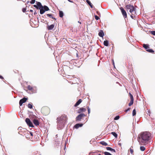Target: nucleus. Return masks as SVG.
I'll list each match as a JSON object with an SVG mask.
<instances>
[{
  "label": "nucleus",
  "instance_id": "4d7b16f0",
  "mask_svg": "<svg viewBox=\"0 0 155 155\" xmlns=\"http://www.w3.org/2000/svg\"><path fill=\"white\" fill-rule=\"evenodd\" d=\"M0 78H3V77L2 76L0 75Z\"/></svg>",
  "mask_w": 155,
  "mask_h": 155
},
{
  "label": "nucleus",
  "instance_id": "052dcab7",
  "mask_svg": "<svg viewBox=\"0 0 155 155\" xmlns=\"http://www.w3.org/2000/svg\"><path fill=\"white\" fill-rule=\"evenodd\" d=\"M1 78L2 79H4V78Z\"/></svg>",
  "mask_w": 155,
  "mask_h": 155
},
{
  "label": "nucleus",
  "instance_id": "680f3d73",
  "mask_svg": "<svg viewBox=\"0 0 155 155\" xmlns=\"http://www.w3.org/2000/svg\"><path fill=\"white\" fill-rule=\"evenodd\" d=\"M98 155H101V154H98Z\"/></svg>",
  "mask_w": 155,
  "mask_h": 155
},
{
  "label": "nucleus",
  "instance_id": "a18cd8bd",
  "mask_svg": "<svg viewBox=\"0 0 155 155\" xmlns=\"http://www.w3.org/2000/svg\"><path fill=\"white\" fill-rule=\"evenodd\" d=\"M29 132V133L30 134L31 136H32L33 135V134L32 133V132Z\"/></svg>",
  "mask_w": 155,
  "mask_h": 155
},
{
  "label": "nucleus",
  "instance_id": "c9c22d12",
  "mask_svg": "<svg viewBox=\"0 0 155 155\" xmlns=\"http://www.w3.org/2000/svg\"><path fill=\"white\" fill-rule=\"evenodd\" d=\"M94 18L96 20H98L100 18L97 15H94Z\"/></svg>",
  "mask_w": 155,
  "mask_h": 155
},
{
  "label": "nucleus",
  "instance_id": "5701e85b",
  "mask_svg": "<svg viewBox=\"0 0 155 155\" xmlns=\"http://www.w3.org/2000/svg\"><path fill=\"white\" fill-rule=\"evenodd\" d=\"M143 47L144 48H145L146 49V50L147 51V48L149 47V46L148 44H144L143 45Z\"/></svg>",
  "mask_w": 155,
  "mask_h": 155
},
{
  "label": "nucleus",
  "instance_id": "603ef678",
  "mask_svg": "<svg viewBox=\"0 0 155 155\" xmlns=\"http://www.w3.org/2000/svg\"><path fill=\"white\" fill-rule=\"evenodd\" d=\"M29 2H30L29 1H28L26 2V3L28 4V3H29Z\"/></svg>",
  "mask_w": 155,
  "mask_h": 155
},
{
  "label": "nucleus",
  "instance_id": "7c9ffc66",
  "mask_svg": "<svg viewBox=\"0 0 155 155\" xmlns=\"http://www.w3.org/2000/svg\"><path fill=\"white\" fill-rule=\"evenodd\" d=\"M104 153L105 155H112L110 153L107 152H104Z\"/></svg>",
  "mask_w": 155,
  "mask_h": 155
},
{
  "label": "nucleus",
  "instance_id": "1a4fd4ad",
  "mask_svg": "<svg viewBox=\"0 0 155 155\" xmlns=\"http://www.w3.org/2000/svg\"><path fill=\"white\" fill-rule=\"evenodd\" d=\"M54 26V24H52L49 25L48 24V25L47 26V28L48 30H51L53 29Z\"/></svg>",
  "mask_w": 155,
  "mask_h": 155
},
{
  "label": "nucleus",
  "instance_id": "f03ea898",
  "mask_svg": "<svg viewBox=\"0 0 155 155\" xmlns=\"http://www.w3.org/2000/svg\"><path fill=\"white\" fill-rule=\"evenodd\" d=\"M68 117L65 115L58 117L57 119V128L59 130L63 129L66 124Z\"/></svg>",
  "mask_w": 155,
  "mask_h": 155
},
{
  "label": "nucleus",
  "instance_id": "4468645a",
  "mask_svg": "<svg viewBox=\"0 0 155 155\" xmlns=\"http://www.w3.org/2000/svg\"><path fill=\"white\" fill-rule=\"evenodd\" d=\"M82 101V100L81 99H79L75 104L74 105V106L76 107L78 106Z\"/></svg>",
  "mask_w": 155,
  "mask_h": 155
},
{
  "label": "nucleus",
  "instance_id": "6e6552de",
  "mask_svg": "<svg viewBox=\"0 0 155 155\" xmlns=\"http://www.w3.org/2000/svg\"><path fill=\"white\" fill-rule=\"evenodd\" d=\"M86 110L85 108L84 107H81L78 109L77 113L79 114H80L83 112H85L86 111Z\"/></svg>",
  "mask_w": 155,
  "mask_h": 155
},
{
  "label": "nucleus",
  "instance_id": "39448f33",
  "mask_svg": "<svg viewBox=\"0 0 155 155\" xmlns=\"http://www.w3.org/2000/svg\"><path fill=\"white\" fill-rule=\"evenodd\" d=\"M25 121L27 125L29 127H34V126L32 124V123L30 119L27 118L25 119Z\"/></svg>",
  "mask_w": 155,
  "mask_h": 155
},
{
  "label": "nucleus",
  "instance_id": "13d9d810",
  "mask_svg": "<svg viewBox=\"0 0 155 155\" xmlns=\"http://www.w3.org/2000/svg\"><path fill=\"white\" fill-rule=\"evenodd\" d=\"M149 49V47L147 48V49Z\"/></svg>",
  "mask_w": 155,
  "mask_h": 155
},
{
  "label": "nucleus",
  "instance_id": "bf43d9fd",
  "mask_svg": "<svg viewBox=\"0 0 155 155\" xmlns=\"http://www.w3.org/2000/svg\"><path fill=\"white\" fill-rule=\"evenodd\" d=\"M56 137H58V135L57 134L56 135Z\"/></svg>",
  "mask_w": 155,
  "mask_h": 155
},
{
  "label": "nucleus",
  "instance_id": "c03bdc74",
  "mask_svg": "<svg viewBox=\"0 0 155 155\" xmlns=\"http://www.w3.org/2000/svg\"><path fill=\"white\" fill-rule=\"evenodd\" d=\"M151 112L150 110H148L147 111V114H149V115L150 116V114Z\"/></svg>",
  "mask_w": 155,
  "mask_h": 155
},
{
  "label": "nucleus",
  "instance_id": "a19ab883",
  "mask_svg": "<svg viewBox=\"0 0 155 155\" xmlns=\"http://www.w3.org/2000/svg\"><path fill=\"white\" fill-rule=\"evenodd\" d=\"M26 9L25 8H23L22 9V12H25L26 11Z\"/></svg>",
  "mask_w": 155,
  "mask_h": 155
},
{
  "label": "nucleus",
  "instance_id": "09e8293b",
  "mask_svg": "<svg viewBox=\"0 0 155 155\" xmlns=\"http://www.w3.org/2000/svg\"><path fill=\"white\" fill-rule=\"evenodd\" d=\"M118 144L120 147H121V143H120L119 142L118 143Z\"/></svg>",
  "mask_w": 155,
  "mask_h": 155
},
{
  "label": "nucleus",
  "instance_id": "ea45409f",
  "mask_svg": "<svg viewBox=\"0 0 155 155\" xmlns=\"http://www.w3.org/2000/svg\"><path fill=\"white\" fill-rule=\"evenodd\" d=\"M129 94H130V99H131V97H132V99H134V97H133L132 95L130 93Z\"/></svg>",
  "mask_w": 155,
  "mask_h": 155
},
{
  "label": "nucleus",
  "instance_id": "de8ad7c7",
  "mask_svg": "<svg viewBox=\"0 0 155 155\" xmlns=\"http://www.w3.org/2000/svg\"><path fill=\"white\" fill-rule=\"evenodd\" d=\"M22 127H19L18 128V130H21V129Z\"/></svg>",
  "mask_w": 155,
  "mask_h": 155
},
{
  "label": "nucleus",
  "instance_id": "bb28decb",
  "mask_svg": "<svg viewBox=\"0 0 155 155\" xmlns=\"http://www.w3.org/2000/svg\"><path fill=\"white\" fill-rule=\"evenodd\" d=\"M27 88L30 91H32L33 89L32 87L29 85L28 86Z\"/></svg>",
  "mask_w": 155,
  "mask_h": 155
},
{
  "label": "nucleus",
  "instance_id": "c85d7f7f",
  "mask_svg": "<svg viewBox=\"0 0 155 155\" xmlns=\"http://www.w3.org/2000/svg\"><path fill=\"white\" fill-rule=\"evenodd\" d=\"M136 114V111L135 109H134L133 110L132 112V115L133 116H134Z\"/></svg>",
  "mask_w": 155,
  "mask_h": 155
},
{
  "label": "nucleus",
  "instance_id": "72a5a7b5",
  "mask_svg": "<svg viewBox=\"0 0 155 155\" xmlns=\"http://www.w3.org/2000/svg\"><path fill=\"white\" fill-rule=\"evenodd\" d=\"M120 118V116L119 115H117L114 118V120H118Z\"/></svg>",
  "mask_w": 155,
  "mask_h": 155
},
{
  "label": "nucleus",
  "instance_id": "9b49d317",
  "mask_svg": "<svg viewBox=\"0 0 155 155\" xmlns=\"http://www.w3.org/2000/svg\"><path fill=\"white\" fill-rule=\"evenodd\" d=\"M83 125V124L82 123H78L76 124L74 126V127L77 129L79 127H82Z\"/></svg>",
  "mask_w": 155,
  "mask_h": 155
},
{
  "label": "nucleus",
  "instance_id": "ddd939ff",
  "mask_svg": "<svg viewBox=\"0 0 155 155\" xmlns=\"http://www.w3.org/2000/svg\"><path fill=\"white\" fill-rule=\"evenodd\" d=\"M33 123L36 126H37L39 125V122L38 120L34 119L33 120Z\"/></svg>",
  "mask_w": 155,
  "mask_h": 155
},
{
  "label": "nucleus",
  "instance_id": "b1692460",
  "mask_svg": "<svg viewBox=\"0 0 155 155\" xmlns=\"http://www.w3.org/2000/svg\"><path fill=\"white\" fill-rule=\"evenodd\" d=\"M111 134L115 138H117V134L115 132H112Z\"/></svg>",
  "mask_w": 155,
  "mask_h": 155
},
{
  "label": "nucleus",
  "instance_id": "20e7f679",
  "mask_svg": "<svg viewBox=\"0 0 155 155\" xmlns=\"http://www.w3.org/2000/svg\"><path fill=\"white\" fill-rule=\"evenodd\" d=\"M86 116L85 114L81 113L79 114L76 118V121H80L82 118Z\"/></svg>",
  "mask_w": 155,
  "mask_h": 155
},
{
  "label": "nucleus",
  "instance_id": "e2e57ef3",
  "mask_svg": "<svg viewBox=\"0 0 155 155\" xmlns=\"http://www.w3.org/2000/svg\"><path fill=\"white\" fill-rule=\"evenodd\" d=\"M116 83H118V82H116Z\"/></svg>",
  "mask_w": 155,
  "mask_h": 155
},
{
  "label": "nucleus",
  "instance_id": "a211bd4d",
  "mask_svg": "<svg viewBox=\"0 0 155 155\" xmlns=\"http://www.w3.org/2000/svg\"><path fill=\"white\" fill-rule=\"evenodd\" d=\"M86 2H87V3L90 5L91 8H92L93 7L92 4L91 2L89 0H86Z\"/></svg>",
  "mask_w": 155,
  "mask_h": 155
},
{
  "label": "nucleus",
  "instance_id": "79ce46f5",
  "mask_svg": "<svg viewBox=\"0 0 155 155\" xmlns=\"http://www.w3.org/2000/svg\"><path fill=\"white\" fill-rule=\"evenodd\" d=\"M130 108H128L127 110H125V112H127L129 111L130 110Z\"/></svg>",
  "mask_w": 155,
  "mask_h": 155
},
{
  "label": "nucleus",
  "instance_id": "49530a36",
  "mask_svg": "<svg viewBox=\"0 0 155 155\" xmlns=\"http://www.w3.org/2000/svg\"><path fill=\"white\" fill-rule=\"evenodd\" d=\"M97 14L99 15H100V12L98 11H97Z\"/></svg>",
  "mask_w": 155,
  "mask_h": 155
},
{
  "label": "nucleus",
  "instance_id": "f704fd0d",
  "mask_svg": "<svg viewBox=\"0 0 155 155\" xmlns=\"http://www.w3.org/2000/svg\"><path fill=\"white\" fill-rule=\"evenodd\" d=\"M29 117L30 118H34L35 117H36L35 115H29Z\"/></svg>",
  "mask_w": 155,
  "mask_h": 155
},
{
  "label": "nucleus",
  "instance_id": "f257e3e1",
  "mask_svg": "<svg viewBox=\"0 0 155 155\" xmlns=\"http://www.w3.org/2000/svg\"><path fill=\"white\" fill-rule=\"evenodd\" d=\"M151 137V134L148 131L142 132L138 135L137 140L140 145H146Z\"/></svg>",
  "mask_w": 155,
  "mask_h": 155
},
{
  "label": "nucleus",
  "instance_id": "e433bc0d",
  "mask_svg": "<svg viewBox=\"0 0 155 155\" xmlns=\"http://www.w3.org/2000/svg\"><path fill=\"white\" fill-rule=\"evenodd\" d=\"M35 0H31V1L30 2L31 4H33L35 3Z\"/></svg>",
  "mask_w": 155,
  "mask_h": 155
},
{
  "label": "nucleus",
  "instance_id": "3c124183",
  "mask_svg": "<svg viewBox=\"0 0 155 155\" xmlns=\"http://www.w3.org/2000/svg\"><path fill=\"white\" fill-rule=\"evenodd\" d=\"M36 14H37V12H36V11H35V12H34V14L35 15H36Z\"/></svg>",
  "mask_w": 155,
  "mask_h": 155
},
{
  "label": "nucleus",
  "instance_id": "cd10ccee",
  "mask_svg": "<svg viewBox=\"0 0 155 155\" xmlns=\"http://www.w3.org/2000/svg\"><path fill=\"white\" fill-rule=\"evenodd\" d=\"M28 107L29 108L32 109L33 107L32 105L31 104L29 103L28 104Z\"/></svg>",
  "mask_w": 155,
  "mask_h": 155
},
{
  "label": "nucleus",
  "instance_id": "4be33fe9",
  "mask_svg": "<svg viewBox=\"0 0 155 155\" xmlns=\"http://www.w3.org/2000/svg\"><path fill=\"white\" fill-rule=\"evenodd\" d=\"M100 143L104 146H107L108 145L107 143L104 141H101L100 142Z\"/></svg>",
  "mask_w": 155,
  "mask_h": 155
},
{
  "label": "nucleus",
  "instance_id": "6ab92c4d",
  "mask_svg": "<svg viewBox=\"0 0 155 155\" xmlns=\"http://www.w3.org/2000/svg\"><path fill=\"white\" fill-rule=\"evenodd\" d=\"M104 45L106 46H108L109 45V42L108 41L105 40L104 42Z\"/></svg>",
  "mask_w": 155,
  "mask_h": 155
},
{
  "label": "nucleus",
  "instance_id": "0eeeda50",
  "mask_svg": "<svg viewBox=\"0 0 155 155\" xmlns=\"http://www.w3.org/2000/svg\"><path fill=\"white\" fill-rule=\"evenodd\" d=\"M27 98L25 97H24L21 99L19 102V104L20 106H22L23 103H25L27 100Z\"/></svg>",
  "mask_w": 155,
  "mask_h": 155
},
{
  "label": "nucleus",
  "instance_id": "f3484780",
  "mask_svg": "<svg viewBox=\"0 0 155 155\" xmlns=\"http://www.w3.org/2000/svg\"><path fill=\"white\" fill-rule=\"evenodd\" d=\"M47 16H48V17H49L51 18H52V19H54L55 20L56 19L53 16L52 14H47Z\"/></svg>",
  "mask_w": 155,
  "mask_h": 155
},
{
  "label": "nucleus",
  "instance_id": "6e6d98bb",
  "mask_svg": "<svg viewBox=\"0 0 155 155\" xmlns=\"http://www.w3.org/2000/svg\"><path fill=\"white\" fill-rule=\"evenodd\" d=\"M113 64H114V61H113Z\"/></svg>",
  "mask_w": 155,
  "mask_h": 155
},
{
  "label": "nucleus",
  "instance_id": "864d4df0",
  "mask_svg": "<svg viewBox=\"0 0 155 155\" xmlns=\"http://www.w3.org/2000/svg\"><path fill=\"white\" fill-rule=\"evenodd\" d=\"M30 12H33V10H30Z\"/></svg>",
  "mask_w": 155,
  "mask_h": 155
},
{
  "label": "nucleus",
  "instance_id": "c756f323",
  "mask_svg": "<svg viewBox=\"0 0 155 155\" xmlns=\"http://www.w3.org/2000/svg\"><path fill=\"white\" fill-rule=\"evenodd\" d=\"M140 150L142 151H144L145 150V148L143 146H141L140 147Z\"/></svg>",
  "mask_w": 155,
  "mask_h": 155
},
{
  "label": "nucleus",
  "instance_id": "7ed1b4c3",
  "mask_svg": "<svg viewBox=\"0 0 155 155\" xmlns=\"http://www.w3.org/2000/svg\"><path fill=\"white\" fill-rule=\"evenodd\" d=\"M38 9L40 10V13L41 14H43L45 11L49 10L48 7L46 5L43 6L41 4V5L40 6V7Z\"/></svg>",
  "mask_w": 155,
  "mask_h": 155
},
{
  "label": "nucleus",
  "instance_id": "dca6fc26",
  "mask_svg": "<svg viewBox=\"0 0 155 155\" xmlns=\"http://www.w3.org/2000/svg\"><path fill=\"white\" fill-rule=\"evenodd\" d=\"M98 35L101 37H103L104 36V34L103 30H101L98 33Z\"/></svg>",
  "mask_w": 155,
  "mask_h": 155
},
{
  "label": "nucleus",
  "instance_id": "58836bf2",
  "mask_svg": "<svg viewBox=\"0 0 155 155\" xmlns=\"http://www.w3.org/2000/svg\"><path fill=\"white\" fill-rule=\"evenodd\" d=\"M151 33L154 35H155V31H151Z\"/></svg>",
  "mask_w": 155,
  "mask_h": 155
},
{
  "label": "nucleus",
  "instance_id": "412c9836",
  "mask_svg": "<svg viewBox=\"0 0 155 155\" xmlns=\"http://www.w3.org/2000/svg\"><path fill=\"white\" fill-rule=\"evenodd\" d=\"M129 12L131 13H134V14H136V8L129 10Z\"/></svg>",
  "mask_w": 155,
  "mask_h": 155
},
{
  "label": "nucleus",
  "instance_id": "423d86ee",
  "mask_svg": "<svg viewBox=\"0 0 155 155\" xmlns=\"http://www.w3.org/2000/svg\"><path fill=\"white\" fill-rule=\"evenodd\" d=\"M120 9L121 12L122 13L124 18H126L127 17V14L126 12L124 10V8L122 7H121L120 8Z\"/></svg>",
  "mask_w": 155,
  "mask_h": 155
},
{
  "label": "nucleus",
  "instance_id": "f8f14e48",
  "mask_svg": "<svg viewBox=\"0 0 155 155\" xmlns=\"http://www.w3.org/2000/svg\"><path fill=\"white\" fill-rule=\"evenodd\" d=\"M36 5H34V6L37 9H38L40 7V6L41 5V3L39 2H36Z\"/></svg>",
  "mask_w": 155,
  "mask_h": 155
},
{
  "label": "nucleus",
  "instance_id": "4c0bfd02",
  "mask_svg": "<svg viewBox=\"0 0 155 155\" xmlns=\"http://www.w3.org/2000/svg\"><path fill=\"white\" fill-rule=\"evenodd\" d=\"M87 111L88 114H89L90 113V108L89 107H87Z\"/></svg>",
  "mask_w": 155,
  "mask_h": 155
},
{
  "label": "nucleus",
  "instance_id": "9d476101",
  "mask_svg": "<svg viewBox=\"0 0 155 155\" xmlns=\"http://www.w3.org/2000/svg\"><path fill=\"white\" fill-rule=\"evenodd\" d=\"M126 7L128 10H129L135 8L133 5L130 4L127 5Z\"/></svg>",
  "mask_w": 155,
  "mask_h": 155
},
{
  "label": "nucleus",
  "instance_id": "8fccbe9b",
  "mask_svg": "<svg viewBox=\"0 0 155 155\" xmlns=\"http://www.w3.org/2000/svg\"><path fill=\"white\" fill-rule=\"evenodd\" d=\"M68 1L71 2H73V1H71V0H68Z\"/></svg>",
  "mask_w": 155,
  "mask_h": 155
},
{
  "label": "nucleus",
  "instance_id": "2eb2a0df",
  "mask_svg": "<svg viewBox=\"0 0 155 155\" xmlns=\"http://www.w3.org/2000/svg\"><path fill=\"white\" fill-rule=\"evenodd\" d=\"M107 150H109L110 151H111L112 152H114V153H115L116 152L115 150V149H113L110 147H107L106 148Z\"/></svg>",
  "mask_w": 155,
  "mask_h": 155
},
{
  "label": "nucleus",
  "instance_id": "2f4dec72",
  "mask_svg": "<svg viewBox=\"0 0 155 155\" xmlns=\"http://www.w3.org/2000/svg\"><path fill=\"white\" fill-rule=\"evenodd\" d=\"M60 140H61V139H57L56 140H55V142H58V144H60Z\"/></svg>",
  "mask_w": 155,
  "mask_h": 155
},
{
  "label": "nucleus",
  "instance_id": "37998d69",
  "mask_svg": "<svg viewBox=\"0 0 155 155\" xmlns=\"http://www.w3.org/2000/svg\"><path fill=\"white\" fill-rule=\"evenodd\" d=\"M130 153L132 154V153H133V149L131 148H130Z\"/></svg>",
  "mask_w": 155,
  "mask_h": 155
},
{
  "label": "nucleus",
  "instance_id": "a878e982",
  "mask_svg": "<svg viewBox=\"0 0 155 155\" xmlns=\"http://www.w3.org/2000/svg\"><path fill=\"white\" fill-rule=\"evenodd\" d=\"M146 51L149 52L151 53H153L154 52V51L153 49H149L147 50Z\"/></svg>",
  "mask_w": 155,
  "mask_h": 155
},
{
  "label": "nucleus",
  "instance_id": "473e14b6",
  "mask_svg": "<svg viewBox=\"0 0 155 155\" xmlns=\"http://www.w3.org/2000/svg\"><path fill=\"white\" fill-rule=\"evenodd\" d=\"M135 14H134V13H131V14L130 15V17L132 19H133L134 18H135Z\"/></svg>",
  "mask_w": 155,
  "mask_h": 155
},
{
  "label": "nucleus",
  "instance_id": "5fc2aeb1",
  "mask_svg": "<svg viewBox=\"0 0 155 155\" xmlns=\"http://www.w3.org/2000/svg\"><path fill=\"white\" fill-rule=\"evenodd\" d=\"M78 22L80 24H81V22L79 21H78Z\"/></svg>",
  "mask_w": 155,
  "mask_h": 155
},
{
  "label": "nucleus",
  "instance_id": "393cba45",
  "mask_svg": "<svg viewBox=\"0 0 155 155\" xmlns=\"http://www.w3.org/2000/svg\"><path fill=\"white\" fill-rule=\"evenodd\" d=\"M134 103V99H132V98H131L130 99V101L129 104V106H130L132 105Z\"/></svg>",
  "mask_w": 155,
  "mask_h": 155
},
{
  "label": "nucleus",
  "instance_id": "aec40b11",
  "mask_svg": "<svg viewBox=\"0 0 155 155\" xmlns=\"http://www.w3.org/2000/svg\"><path fill=\"white\" fill-rule=\"evenodd\" d=\"M64 15V13L62 11H60L59 12V16L60 18H62Z\"/></svg>",
  "mask_w": 155,
  "mask_h": 155
}]
</instances>
